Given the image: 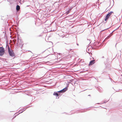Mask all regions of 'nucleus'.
Returning a JSON list of instances; mask_svg holds the SVG:
<instances>
[{"mask_svg": "<svg viewBox=\"0 0 122 122\" xmlns=\"http://www.w3.org/2000/svg\"><path fill=\"white\" fill-rule=\"evenodd\" d=\"M8 46V52L9 53V54L10 56H14L15 55L14 52L13 51H10V48Z\"/></svg>", "mask_w": 122, "mask_h": 122, "instance_id": "f257e3e1", "label": "nucleus"}, {"mask_svg": "<svg viewBox=\"0 0 122 122\" xmlns=\"http://www.w3.org/2000/svg\"><path fill=\"white\" fill-rule=\"evenodd\" d=\"M5 53V50L4 48L2 47H0V56H2Z\"/></svg>", "mask_w": 122, "mask_h": 122, "instance_id": "f03ea898", "label": "nucleus"}, {"mask_svg": "<svg viewBox=\"0 0 122 122\" xmlns=\"http://www.w3.org/2000/svg\"><path fill=\"white\" fill-rule=\"evenodd\" d=\"M113 13V12H112L111 11L107 14L105 17V21H106L111 15V14Z\"/></svg>", "mask_w": 122, "mask_h": 122, "instance_id": "7ed1b4c3", "label": "nucleus"}, {"mask_svg": "<svg viewBox=\"0 0 122 122\" xmlns=\"http://www.w3.org/2000/svg\"><path fill=\"white\" fill-rule=\"evenodd\" d=\"M67 88H64L63 89H62V90H61V91L57 92H65L66 91V90H67Z\"/></svg>", "mask_w": 122, "mask_h": 122, "instance_id": "20e7f679", "label": "nucleus"}, {"mask_svg": "<svg viewBox=\"0 0 122 122\" xmlns=\"http://www.w3.org/2000/svg\"><path fill=\"white\" fill-rule=\"evenodd\" d=\"M112 34H110L105 39V40H107L109 38L112 36Z\"/></svg>", "mask_w": 122, "mask_h": 122, "instance_id": "39448f33", "label": "nucleus"}, {"mask_svg": "<svg viewBox=\"0 0 122 122\" xmlns=\"http://www.w3.org/2000/svg\"><path fill=\"white\" fill-rule=\"evenodd\" d=\"M20 8V6L19 5H18L16 6V9L17 10H19Z\"/></svg>", "mask_w": 122, "mask_h": 122, "instance_id": "423d86ee", "label": "nucleus"}, {"mask_svg": "<svg viewBox=\"0 0 122 122\" xmlns=\"http://www.w3.org/2000/svg\"><path fill=\"white\" fill-rule=\"evenodd\" d=\"M53 95L54 96H55L56 97H58V94L57 93H55V92H54V93L53 94Z\"/></svg>", "mask_w": 122, "mask_h": 122, "instance_id": "0eeeda50", "label": "nucleus"}, {"mask_svg": "<svg viewBox=\"0 0 122 122\" xmlns=\"http://www.w3.org/2000/svg\"><path fill=\"white\" fill-rule=\"evenodd\" d=\"M94 61H90L89 65H92L94 64Z\"/></svg>", "mask_w": 122, "mask_h": 122, "instance_id": "6e6552de", "label": "nucleus"}, {"mask_svg": "<svg viewBox=\"0 0 122 122\" xmlns=\"http://www.w3.org/2000/svg\"><path fill=\"white\" fill-rule=\"evenodd\" d=\"M92 59H93V60H91L90 61H95V60L94 59V58L92 57L91 58H90V59L91 60Z\"/></svg>", "mask_w": 122, "mask_h": 122, "instance_id": "1a4fd4ad", "label": "nucleus"}, {"mask_svg": "<svg viewBox=\"0 0 122 122\" xmlns=\"http://www.w3.org/2000/svg\"><path fill=\"white\" fill-rule=\"evenodd\" d=\"M78 59V60L79 61H81L82 60V59H80L78 57H77V60Z\"/></svg>", "mask_w": 122, "mask_h": 122, "instance_id": "9d476101", "label": "nucleus"}, {"mask_svg": "<svg viewBox=\"0 0 122 122\" xmlns=\"http://www.w3.org/2000/svg\"><path fill=\"white\" fill-rule=\"evenodd\" d=\"M70 12V10H68V11H67V12H66V14H68Z\"/></svg>", "mask_w": 122, "mask_h": 122, "instance_id": "9b49d317", "label": "nucleus"}, {"mask_svg": "<svg viewBox=\"0 0 122 122\" xmlns=\"http://www.w3.org/2000/svg\"><path fill=\"white\" fill-rule=\"evenodd\" d=\"M114 30L113 31L112 33H111L110 34H112V33L114 32Z\"/></svg>", "mask_w": 122, "mask_h": 122, "instance_id": "f8f14e48", "label": "nucleus"}, {"mask_svg": "<svg viewBox=\"0 0 122 122\" xmlns=\"http://www.w3.org/2000/svg\"><path fill=\"white\" fill-rule=\"evenodd\" d=\"M83 32V31H81V32H80V33H82V32Z\"/></svg>", "mask_w": 122, "mask_h": 122, "instance_id": "ddd939ff", "label": "nucleus"}, {"mask_svg": "<svg viewBox=\"0 0 122 122\" xmlns=\"http://www.w3.org/2000/svg\"><path fill=\"white\" fill-rule=\"evenodd\" d=\"M77 45H78V44H77Z\"/></svg>", "mask_w": 122, "mask_h": 122, "instance_id": "4468645a", "label": "nucleus"}]
</instances>
